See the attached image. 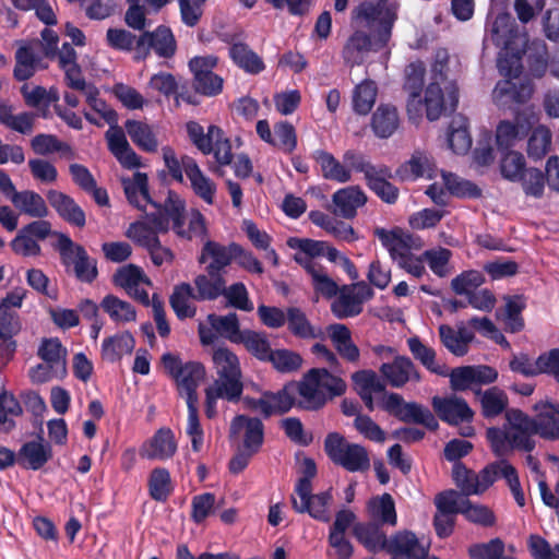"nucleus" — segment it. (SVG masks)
I'll return each mask as SVG.
<instances>
[{
    "label": "nucleus",
    "mask_w": 559,
    "mask_h": 559,
    "mask_svg": "<svg viewBox=\"0 0 559 559\" xmlns=\"http://www.w3.org/2000/svg\"><path fill=\"white\" fill-rule=\"evenodd\" d=\"M491 37L495 45L501 47L497 66L500 74L506 78L496 84L492 98L500 107L512 108L513 105H523L532 97L533 87L528 81L520 79L525 50L518 25L509 14L496 17Z\"/></svg>",
    "instance_id": "f257e3e1"
},
{
    "label": "nucleus",
    "mask_w": 559,
    "mask_h": 559,
    "mask_svg": "<svg viewBox=\"0 0 559 559\" xmlns=\"http://www.w3.org/2000/svg\"><path fill=\"white\" fill-rule=\"evenodd\" d=\"M298 409L318 412L334 397L345 394L347 384L326 368H311L300 379Z\"/></svg>",
    "instance_id": "f03ea898"
},
{
    "label": "nucleus",
    "mask_w": 559,
    "mask_h": 559,
    "mask_svg": "<svg viewBox=\"0 0 559 559\" xmlns=\"http://www.w3.org/2000/svg\"><path fill=\"white\" fill-rule=\"evenodd\" d=\"M400 7L399 0H365L352 10V24L368 29L378 44L386 46L399 19Z\"/></svg>",
    "instance_id": "7ed1b4c3"
},
{
    "label": "nucleus",
    "mask_w": 559,
    "mask_h": 559,
    "mask_svg": "<svg viewBox=\"0 0 559 559\" xmlns=\"http://www.w3.org/2000/svg\"><path fill=\"white\" fill-rule=\"evenodd\" d=\"M212 359L218 376L214 382L217 395L228 402H238L243 391V383L237 355L227 347H217L213 352Z\"/></svg>",
    "instance_id": "20e7f679"
},
{
    "label": "nucleus",
    "mask_w": 559,
    "mask_h": 559,
    "mask_svg": "<svg viewBox=\"0 0 559 559\" xmlns=\"http://www.w3.org/2000/svg\"><path fill=\"white\" fill-rule=\"evenodd\" d=\"M162 364L168 376L176 382L179 395L187 401H198V388L204 380L206 371L200 361L183 362L179 355L165 353Z\"/></svg>",
    "instance_id": "39448f33"
},
{
    "label": "nucleus",
    "mask_w": 559,
    "mask_h": 559,
    "mask_svg": "<svg viewBox=\"0 0 559 559\" xmlns=\"http://www.w3.org/2000/svg\"><path fill=\"white\" fill-rule=\"evenodd\" d=\"M323 448L330 461L347 472H365L370 467L367 449L361 444L347 441L340 432H329Z\"/></svg>",
    "instance_id": "423d86ee"
},
{
    "label": "nucleus",
    "mask_w": 559,
    "mask_h": 559,
    "mask_svg": "<svg viewBox=\"0 0 559 559\" xmlns=\"http://www.w3.org/2000/svg\"><path fill=\"white\" fill-rule=\"evenodd\" d=\"M58 242L56 249L60 254L62 265L69 271L72 269L76 280L92 284L98 276L97 261L91 258L86 249L66 234L56 233Z\"/></svg>",
    "instance_id": "0eeeda50"
},
{
    "label": "nucleus",
    "mask_w": 559,
    "mask_h": 559,
    "mask_svg": "<svg viewBox=\"0 0 559 559\" xmlns=\"http://www.w3.org/2000/svg\"><path fill=\"white\" fill-rule=\"evenodd\" d=\"M163 209L169 217V223H173L171 228L178 237L191 240L193 237L204 238L207 236L205 217L199 210L191 212L188 228H185L186 202L176 191L168 190Z\"/></svg>",
    "instance_id": "6e6552de"
},
{
    "label": "nucleus",
    "mask_w": 559,
    "mask_h": 559,
    "mask_svg": "<svg viewBox=\"0 0 559 559\" xmlns=\"http://www.w3.org/2000/svg\"><path fill=\"white\" fill-rule=\"evenodd\" d=\"M153 49L159 58L170 59L176 55L177 40L170 27L158 25L154 31H144L136 39V61L145 60Z\"/></svg>",
    "instance_id": "1a4fd4ad"
},
{
    "label": "nucleus",
    "mask_w": 559,
    "mask_h": 559,
    "mask_svg": "<svg viewBox=\"0 0 559 559\" xmlns=\"http://www.w3.org/2000/svg\"><path fill=\"white\" fill-rule=\"evenodd\" d=\"M217 66V58L213 56L194 57L189 61V69L193 74L192 87L195 93L214 97L222 93L224 80L214 73Z\"/></svg>",
    "instance_id": "9d476101"
},
{
    "label": "nucleus",
    "mask_w": 559,
    "mask_h": 559,
    "mask_svg": "<svg viewBox=\"0 0 559 559\" xmlns=\"http://www.w3.org/2000/svg\"><path fill=\"white\" fill-rule=\"evenodd\" d=\"M148 223L134 222L130 225L127 236L135 243L145 248L147 251L159 246L158 234H166L169 228V217L164 209L155 210L146 214Z\"/></svg>",
    "instance_id": "9b49d317"
},
{
    "label": "nucleus",
    "mask_w": 559,
    "mask_h": 559,
    "mask_svg": "<svg viewBox=\"0 0 559 559\" xmlns=\"http://www.w3.org/2000/svg\"><path fill=\"white\" fill-rule=\"evenodd\" d=\"M506 420L514 432L511 437V448L531 453L536 442L532 439L535 435V417H530L519 408H510L506 411Z\"/></svg>",
    "instance_id": "f8f14e48"
},
{
    "label": "nucleus",
    "mask_w": 559,
    "mask_h": 559,
    "mask_svg": "<svg viewBox=\"0 0 559 559\" xmlns=\"http://www.w3.org/2000/svg\"><path fill=\"white\" fill-rule=\"evenodd\" d=\"M534 116L516 112L513 121H500L496 130V143L500 151H511L518 142L524 140L534 126Z\"/></svg>",
    "instance_id": "ddd939ff"
},
{
    "label": "nucleus",
    "mask_w": 559,
    "mask_h": 559,
    "mask_svg": "<svg viewBox=\"0 0 559 559\" xmlns=\"http://www.w3.org/2000/svg\"><path fill=\"white\" fill-rule=\"evenodd\" d=\"M431 404L437 416L450 426L471 424L474 419V411L463 397L455 395L449 397L435 396Z\"/></svg>",
    "instance_id": "4468645a"
},
{
    "label": "nucleus",
    "mask_w": 559,
    "mask_h": 559,
    "mask_svg": "<svg viewBox=\"0 0 559 559\" xmlns=\"http://www.w3.org/2000/svg\"><path fill=\"white\" fill-rule=\"evenodd\" d=\"M236 250H239L237 242H230L225 246L209 239L201 249L198 262L200 264H206L205 272L225 274V269L229 266L235 259Z\"/></svg>",
    "instance_id": "2eb2a0df"
},
{
    "label": "nucleus",
    "mask_w": 559,
    "mask_h": 559,
    "mask_svg": "<svg viewBox=\"0 0 559 559\" xmlns=\"http://www.w3.org/2000/svg\"><path fill=\"white\" fill-rule=\"evenodd\" d=\"M124 195L130 205L144 211L150 204L155 210L163 209V203L155 201L150 194L147 174L135 171L132 177L121 178Z\"/></svg>",
    "instance_id": "dca6fc26"
},
{
    "label": "nucleus",
    "mask_w": 559,
    "mask_h": 559,
    "mask_svg": "<svg viewBox=\"0 0 559 559\" xmlns=\"http://www.w3.org/2000/svg\"><path fill=\"white\" fill-rule=\"evenodd\" d=\"M299 499L298 501L296 495L290 496L295 512L308 513L312 519L324 523L331 520L329 506L333 500L332 488L319 493H312V490H309L306 497Z\"/></svg>",
    "instance_id": "f3484780"
},
{
    "label": "nucleus",
    "mask_w": 559,
    "mask_h": 559,
    "mask_svg": "<svg viewBox=\"0 0 559 559\" xmlns=\"http://www.w3.org/2000/svg\"><path fill=\"white\" fill-rule=\"evenodd\" d=\"M380 372L393 388H402L409 381L421 380V374L412 359L402 355L395 356L392 362L382 364Z\"/></svg>",
    "instance_id": "a211bd4d"
},
{
    "label": "nucleus",
    "mask_w": 559,
    "mask_h": 559,
    "mask_svg": "<svg viewBox=\"0 0 559 559\" xmlns=\"http://www.w3.org/2000/svg\"><path fill=\"white\" fill-rule=\"evenodd\" d=\"M53 456L51 444L38 436L37 440H31L22 444L17 451L19 465L23 469L39 471Z\"/></svg>",
    "instance_id": "6ab92c4d"
},
{
    "label": "nucleus",
    "mask_w": 559,
    "mask_h": 559,
    "mask_svg": "<svg viewBox=\"0 0 559 559\" xmlns=\"http://www.w3.org/2000/svg\"><path fill=\"white\" fill-rule=\"evenodd\" d=\"M243 433V448L251 453H258L264 442V425L258 417L237 415L230 423V435Z\"/></svg>",
    "instance_id": "aec40b11"
},
{
    "label": "nucleus",
    "mask_w": 559,
    "mask_h": 559,
    "mask_svg": "<svg viewBox=\"0 0 559 559\" xmlns=\"http://www.w3.org/2000/svg\"><path fill=\"white\" fill-rule=\"evenodd\" d=\"M46 197L50 206L57 212L60 218L79 228L85 226V212L72 197L53 189L49 190Z\"/></svg>",
    "instance_id": "412c9836"
},
{
    "label": "nucleus",
    "mask_w": 559,
    "mask_h": 559,
    "mask_svg": "<svg viewBox=\"0 0 559 559\" xmlns=\"http://www.w3.org/2000/svg\"><path fill=\"white\" fill-rule=\"evenodd\" d=\"M533 409L537 413L535 416V435L545 440L559 439V403L555 404L549 401L537 402Z\"/></svg>",
    "instance_id": "4be33fe9"
},
{
    "label": "nucleus",
    "mask_w": 559,
    "mask_h": 559,
    "mask_svg": "<svg viewBox=\"0 0 559 559\" xmlns=\"http://www.w3.org/2000/svg\"><path fill=\"white\" fill-rule=\"evenodd\" d=\"M334 214L346 219L354 218L357 209L365 205L367 195L359 186L338 189L332 197Z\"/></svg>",
    "instance_id": "5701e85b"
},
{
    "label": "nucleus",
    "mask_w": 559,
    "mask_h": 559,
    "mask_svg": "<svg viewBox=\"0 0 559 559\" xmlns=\"http://www.w3.org/2000/svg\"><path fill=\"white\" fill-rule=\"evenodd\" d=\"M353 535L371 554L389 549L390 540L378 522L356 523Z\"/></svg>",
    "instance_id": "b1692460"
},
{
    "label": "nucleus",
    "mask_w": 559,
    "mask_h": 559,
    "mask_svg": "<svg viewBox=\"0 0 559 559\" xmlns=\"http://www.w3.org/2000/svg\"><path fill=\"white\" fill-rule=\"evenodd\" d=\"M372 38L373 40H376L371 32L370 34H367L361 29L355 31L348 37L342 50V57L345 63L349 64L350 67L361 64L364 61V55L370 51L372 48ZM374 44L379 48L384 47L378 44L377 41H374Z\"/></svg>",
    "instance_id": "393cba45"
},
{
    "label": "nucleus",
    "mask_w": 559,
    "mask_h": 559,
    "mask_svg": "<svg viewBox=\"0 0 559 559\" xmlns=\"http://www.w3.org/2000/svg\"><path fill=\"white\" fill-rule=\"evenodd\" d=\"M399 127L400 116L396 107L391 104H380L371 115L370 128L379 139H389Z\"/></svg>",
    "instance_id": "a878e982"
},
{
    "label": "nucleus",
    "mask_w": 559,
    "mask_h": 559,
    "mask_svg": "<svg viewBox=\"0 0 559 559\" xmlns=\"http://www.w3.org/2000/svg\"><path fill=\"white\" fill-rule=\"evenodd\" d=\"M390 178H392L391 169L385 165H380L368 176L366 185L382 202L395 204L399 200L400 190L389 181Z\"/></svg>",
    "instance_id": "bb28decb"
},
{
    "label": "nucleus",
    "mask_w": 559,
    "mask_h": 559,
    "mask_svg": "<svg viewBox=\"0 0 559 559\" xmlns=\"http://www.w3.org/2000/svg\"><path fill=\"white\" fill-rule=\"evenodd\" d=\"M135 346V340L129 331L116 333L103 340L100 356L102 359L115 364L123 356L130 355Z\"/></svg>",
    "instance_id": "cd10ccee"
},
{
    "label": "nucleus",
    "mask_w": 559,
    "mask_h": 559,
    "mask_svg": "<svg viewBox=\"0 0 559 559\" xmlns=\"http://www.w3.org/2000/svg\"><path fill=\"white\" fill-rule=\"evenodd\" d=\"M185 165L186 175L194 194L206 204L212 205L216 194L215 182L203 174L194 158H185Z\"/></svg>",
    "instance_id": "c85d7f7f"
},
{
    "label": "nucleus",
    "mask_w": 559,
    "mask_h": 559,
    "mask_svg": "<svg viewBox=\"0 0 559 559\" xmlns=\"http://www.w3.org/2000/svg\"><path fill=\"white\" fill-rule=\"evenodd\" d=\"M389 552L405 559H425L429 548L424 547L412 532H399L390 539Z\"/></svg>",
    "instance_id": "c756f323"
},
{
    "label": "nucleus",
    "mask_w": 559,
    "mask_h": 559,
    "mask_svg": "<svg viewBox=\"0 0 559 559\" xmlns=\"http://www.w3.org/2000/svg\"><path fill=\"white\" fill-rule=\"evenodd\" d=\"M226 280L223 273L205 272L193 280L195 301H213L225 293Z\"/></svg>",
    "instance_id": "7c9ffc66"
},
{
    "label": "nucleus",
    "mask_w": 559,
    "mask_h": 559,
    "mask_svg": "<svg viewBox=\"0 0 559 559\" xmlns=\"http://www.w3.org/2000/svg\"><path fill=\"white\" fill-rule=\"evenodd\" d=\"M300 380L287 382L277 392L266 391V397L271 405L272 415H284L293 407L298 408L300 399Z\"/></svg>",
    "instance_id": "2f4dec72"
},
{
    "label": "nucleus",
    "mask_w": 559,
    "mask_h": 559,
    "mask_svg": "<svg viewBox=\"0 0 559 559\" xmlns=\"http://www.w3.org/2000/svg\"><path fill=\"white\" fill-rule=\"evenodd\" d=\"M11 203L21 213L33 218H45L49 209L45 199L33 190H22L11 197Z\"/></svg>",
    "instance_id": "473e14b6"
},
{
    "label": "nucleus",
    "mask_w": 559,
    "mask_h": 559,
    "mask_svg": "<svg viewBox=\"0 0 559 559\" xmlns=\"http://www.w3.org/2000/svg\"><path fill=\"white\" fill-rule=\"evenodd\" d=\"M287 330L300 340H314L322 337L320 328H316L304 310L298 307H288L286 317Z\"/></svg>",
    "instance_id": "72a5a7b5"
},
{
    "label": "nucleus",
    "mask_w": 559,
    "mask_h": 559,
    "mask_svg": "<svg viewBox=\"0 0 559 559\" xmlns=\"http://www.w3.org/2000/svg\"><path fill=\"white\" fill-rule=\"evenodd\" d=\"M195 300L194 289L189 283H180L174 287L169 305L179 320L191 319L197 314V307L190 302Z\"/></svg>",
    "instance_id": "f704fd0d"
},
{
    "label": "nucleus",
    "mask_w": 559,
    "mask_h": 559,
    "mask_svg": "<svg viewBox=\"0 0 559 559\" xmlns=\"http://www.w3.org/2000/svg\"><path fill=\"white\" fill-rule=\"evenodd\" d=\"M233 62L249 74H259L265 69L262 58L245 43H234L229 47Z\"/></svg>",
    "instance_id": "c9c22d12"
},
{
    "label": "nucleus",
    "mask_w": 559,
    "mask_h": 559,
    "mask_svg": "<svg viewBox=\"0 0 559 559\" xmlns=\"http://www.w3.org/2000/svg\"><path fill=\"white\" fill-rule=\"evenodd\" d=\"M312 157L320 166L323 178L341 183L350 180V169L342 165L331 153L324 150H317L313 152Z\"/></svg>",
    "instance_id": "e433bc0d"
},
{
    "label": "nucleus",
    "mask_w": 559,
    "mask_h": 559,
    "mask_svg": "<svg viewBox=\"0 0 559 559\" xmlns=\"http://www.w3.org/2000/svg\"><path fill=\"white\" fill-rule=\"evenodd\" d=\"M396 418L403 423H413L425 426L430 431L439 428V423L429 408L417 402H405Z\"/></svg>",
    "instance_id": "4c0bfd02"
},
{
    "label": "nucleus",
    "mask_w": 559,
    "mask_h": 559,
    "mask_svg": "<svg viewBox=\"0 0 559 559\" xmlns=\"http://www.w3.org/2000/svg\"><path fill=\"white\" fill-rule=\"evenodd\" d=\"M407 345L413 357L418 360L428 371L441 377L448 376L447 366L436 362V350L432 347L425 345L418 336L409 337L407 340Z\"/></svg>",
    "instance_id": "58836bf2"
},
{
    "label": "nucleus",
    "mask_w": 559,
    "mask_h": 559,
    "mask_svg": "<svg viewBox=\"0 0 559 559\" xmlns=\"http://www.w3.org/2000/svg\"><path fill=\"white\" fill-rule=\"evenodd\" d=\"M124 128L132 142L143 152L155 153L158 141L151 126L138 120H127Z\"/></svg>",
    "instance_id": "ea45409f"
},
{
    "label": "nucleus",
    "mask_w": 559,
    "mask_h": 559,
    "mask_svg": "<svg viewBox=\"0 0 559 559\" xmlns=\"http://www.w3.org/2000/svg\"><path fill=\"white\" fill-rule=\"evenodd\" d=\"M368 512L372 522L395 525L397 522L395 503L390 493L374 497L368 502Z\"/></svg>",
    "instance_id": "a19ab883"
},
{
    "label": "nucleus",
    "mask_w": 559,
    "mask_h": 559,
    "mask_svg": "<svg viewBox=\"0 0 559 559\" xmlns=\"http://www.w3.org/2000/svg\"><path fill=\"white\" fill-rule=\"evenodd\" d=\"M238 344H242L250 355L262 362H267L273 352L267 335L264 332L246 329Z\"/></svg>",
    "instance_id": "79ce46f5"
},
{
    "label": "nucleus",
    "mask_w": 559,
    "mask_h": 559,
    "mask_svg": "<svg viewBox=\"0 0 559 559\" xmlns=\"http://www.w3.org/2000/svg\"><path fill=\"white\" fill-rule=\"evenodd\" d=\"M150 497L157 502H166L174 491L168 469L156 467L151 471L147 481Z\"/></svg>",
    "instance_id": "37998d69"
},
{
    "label": "nucleus",
    "mask_w": 559,
    "mask_h": 559,
    "mask_svg": "<svg viewBox=\"0 0 559 559\" xmlns=\"http://www.w3.org/2000/svg\"><path fill=\"white\" fill-rule=\"evenodd\" d=\"M207 320L213 330L231 343L238 344L243 336V330H240L238 316L235 312L226 316L209 314Z\"/></svg>",
    "instance_id": "c03bdc74"
},
{
    "label": "nucleus",
    "mask_w": 559,
    "mask_h": 559,
    "mask_svg": "<svg viewBox=\"0 0 559 559\" xmlns=\"http://www.w3.org/2000/svg\"><path fill=\"white\" fill-rule=\"evenodd\" d=\"M37 355L50 367H56V372L60 371L62 376L67 373V349L59 338H45L38 348Z\"/></svg>",
    "instance_id": "a18cd8bd"
},
{
    "label": "nucleus",
    "mask_w": 559,
    "mask_h": 559,
    "mask_svg": "<svg viewBox=\"0 0 559 559\" xmlns=\"http://www.w3.org/2000/svg\"><path fill=\"white\" fill-rule=\"evenodd\" d=\"M378 95L374 81L364 80L353 91V109L358 115H368L372 109Z\"/></svg>",
    "instance_id": "49530a36"
},
{
    "label": "nucleus",
    "mask_w": 559,
    "mask_h": 559,
    "mask_svg": "<svg viewBox=\"0 0 559 559\" xmlns=\"http://www.w3.org/2000/svg\"><path fill=\"white\" fill-rule=\"evenodd\" d=\"M331 311L337 319L353 318L362 312V306L355 298L352 286L341 287L338 297L331 304Z\"/></svg>",
    "instance_id": "de8ad7c7"
},
{
    "label": "nucleus",
    "mask_w": 559,
    "mask_h": 559,
    "mask_svg": "<svg viewBox=\"0 0 559 559\" xmlns=\"http://www.w3.org/2000/svg\"><path fill=\"white\" fill-rule=\"evenodd\" d=\"M100 307L116 323L132 322L136 319L135 308L115 295H106L100 302Z\"/></svg>",
    "instance_id": "09e8293b"
},
{
    "label": "nucleus",
    "mask_w": 559,
    "mask_h": 559,
    "mask_svg": "<svg viewBox=\"0 0 559 559\" xmlns=\"http://www.w3.org/2000/svg\"><path fill=\"white\" fill-rule=\"evenodd\" d=\"M552 134L546 126L539 124L532 128L527 140V155L530 158L539 160L550 151Z\"/></svg>",
    "instance_id": "8fccbe9b"
},
{
    "label": "nucleus",
    "mask_w": 559,
    "mask_h": 559,
    "mask_svg": "<svg viewBox=\"0 0 559 559\" xmlns=\"http://www.w3.org/2000/svg\"><path fill=\"white\" fill-rule=\"evenodd\" d=\"M442 178L447 190L455 198L479 199L483 194L481 189L476 183L453 173H443Z\"/></svg>",
    "instance_id": "3c124183"
},
{
    "label": "nucleus",
    "mask_w": 559,
    "mask_h": 559,
    "mask_svg": "<svg viewBox=\"0 0 559 559\" xmlns=\"http://www.w3.org/2000/svg\"><path fill=\"white\" fill-rule=\"evenodd\" d=\"M187 133L193 145L197 146L204 155H209L213 150V136L219 134L221 128L211 124L207 132H204L203 127L197 121H189L186 124Z\"/></svg>",
    "instance_id": "603ef678"
},
{
    "label": "nucleus",
    "mask_w": 559,
    "mask_h": 559,
    "mask_svg": "<svg viewBox=\"0 0 559 559\" xmlns=\"http://www.w3.org/2000/svg\"><path fill=\"white\" fill-rule=\"evenodd\" d=\"M448 144L455 154H465L472 146L466 120L460 117L453 119L448 129Z\"/></svg>",
    "instance_id": "864d4df0"
},
{
    "label": "nucleus",
    "mask_w": 559,
    "mask_h": 559,
    "mask_svg": "<svg viewBox=\"0 0 559 559\" xmlns=\"http://www.w3.org/2000/svg\"><path fill=\"white\" fill-rule=\"evenodd\" d=\"M15 66L13 78L17 82H25L35 75V51L31 45L19 47L14 55Z\"/></svg>",
    "instance_id": "5fc2aeb1"
},
{
    "label": "nucleus",
    "mask_w": 559,
    "mask_h": 559,
    "mask_svg": "<svg viewBox=\"0 0 559 559\" xmlns=\"http://www.w3.org/2000/svg\"><path fill=\"white\" fill-rule=\"evenodd\" d=\"M152 452L148 453V459L166 460L171 457L177 450V443L171 429H158L151 440Z\"/></svg>",
    "instance_id": "6e6d98bb"
},
{
    "label": "nucleus",
    "mask_w": 559,
    "mask_h": 559,
    "mask_svg": "<svg viewBox=\"0 0 559 559\" xmlns=\"http://www.w3.org/2000/svg\"><path fill=\"white\" fill-rule=\"evenodd\" d=\"M507 394L497 386L487 389L480 397L481 414L485 418H495L502 414L508 406Z\"/></svg>",
    "instance_id": "4d7b16f0"
},
{
    "label": "nucleus",
    "mask_w": 559,
    "mask_h": 559,
    "mask_svg": "<svg viewBox=\"0 0 559 559\" xmlns=\"http://www.w3.org/2000/svg\"><path fill=\"white\" fill-rule=\"evenodd\" d=\"M526 169L525 157L520 152L508 151L500 159L501 175L511 182L521 180Z\"/></svg>",
    "instance_id": "13d9d810"
},
{
    "label": "nucleus",
    "mask_w": 559,
    "mask_h": 559,
    "mask_svg": "<svg viewBox=\"0 0 559 559\" xmlns=\"http://www.w3.org/2000/svg\"><path fill=\"white\" fill-rule=\"evenodd\" d=\"M304 267L311 276L312 286L317 294L330 299L340 293L341 288L330 276L322 273L321 267H317L311 261L307 262Z\"/></svg>",
    "instance_id": "bf43d9fd"
},
{
    "label": "nucleus",
    "mask_w": 559,
    "mask_h": 559,
    "mask_svg": "<svg viewBox=\"0 0 559 559\" xmlns=\"http://www.w3.org/2000/svg\"><path fill=\"white\" fill-rule=\"evenodd\" d=\"M526 304L522 296L515 295L507 298L506 311V330L510 333H518L524 329V319L522 311Z\"/></svg>",
    "instance_id": "052dcab7"
},
{
    "label": "nucleus",
    "mask_w": 559,
    "mask_h": 559,
    "mask_svg": "<svg viewBox=\"0 0 559 559\" xmlns=\"http://www.w3.org/2000/svg\"><path fill=\"white\" fill-rule=\"evenodd\" d=\"M424 102L426 106V116L430 121L438 120L447 110L444 96L439 82H431L427 86Z\"/></svg>",
    "instance_id": "680f3d73"
},
{
    "label": "nucleus",
    "mask_w": 559,
    "mask_h": 559,
    "mask_svg": "<svg viewBox=\"0 0 559 559\" xmlns=\"http://www.w3.org/2000/svg\"><path fill=\"white\" fill-rule=\"evenodd\" d=\"M302 361L300 354L286 348L273 349L267 360L281 373L297 371L301 367Z\"/></svg>",
    "instance_id": "e2e57ef3"
},
{
    "label": "nucleus",
    "mask_w": 559,
    "mask_h": 559,
    "mask_svg": "<svg viewBox=\"0 0 559 559\" xmlns=\"http://www.w3.org/2000/svg\"><path fill=\"white\" fill-rule=\"evenodd\" d=\"M426 68L424 62H412L405 68L404 90L408 92L412 100L420 97L424 87Z\"/></svg>",
    "instance_id": "0e129e2a"
},
{
    "label": "nucleus",
    "mask_w": 559,
    "mask_h": 559,
    "mask_svg": "<svg viewBox=\"0 0 559 559\" xmlns=\"http://www.w3.org/2000/svg\"><path fill=\"white\" fill-rule=\"evenodd\" d=\"M353 383L357 394L385 392V384L380 380L376 371L371 369L358 370L352 374Z\"/></svg>",
    "instance_id": "69168bd1"
},
{
    "label": "nucleus",
    "mask_w": 559,
    "mask_h": 559,
    "mask_svg": "<svg viewBox=\"0 0 559 559\" xmlns=\"http://www.w3.org/2000/svg\"><path fill=\"white\" fill-rule=\"evenodd\" d=\"M461 514L472 523L488 527L496 522L493 512L486 506L473 504L467 498L463 499V508Z\"/></svg>",
    "instance_id": "338daca9"
},
{
    "label": "nucleus",
    "mask_w": 559,
    "mask_h": 559,
    "mask_svg": "<svg viewBox=\"0 0 559 559\" xmlns=\"http://www.w3.org/2000/svg\"><path fill=\"white\" fill-rule=\"evenodd\" d=\"M485 283L480 271H464L451 281V287L456 295H468Z\"/></svg>",
    "instance_id": "774afa93"
}]
</instances>
